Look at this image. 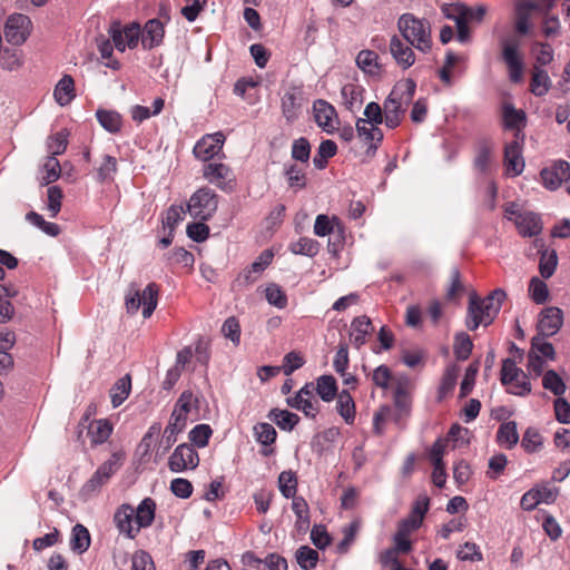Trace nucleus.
I'll return each mask as SVG.
<instances>
[{
  "mask_svg": "<svg viewBox=\"0 0 570 570\" xmlns=\"http://www.w3.org/2000/svg\"><path fill=\"white\" fill-rule=\"evenodd\" d=\"M112 432L111 425L106 420L96 421L89 430L91 440L96 444H101L108 440Z\"/></svg>",
  "mask_w": 570,
  "mask_h": 570,
  "instance_id": "obj_48",
  "label": "nucleus"
},
{
  "mask_svg": "<svg viewBox=\"0 0 570 570\" xmlns=\"http://www.w3.org/2000/svg\"><path fill=\"white\" fill-rule=\"evenodd\" d=\"M315 391L324 402H331L337 394L336 381L332 375H322L317 379Z\"/></svg>",
  "mask_w": 570,
  "mask_h": 570,
  "instance_id": "obj_30",
  "label": "nucleus"
},
{
  "mask_svg": "<svg viewBox=\"0 0 570 570\" xmlns=\"http://www.w3.org/2000/svg\"><path fill=\"white\" fill-rule=\"evenodd\" d=\"M292 158L302 163H306L311 155V145L304 137L295 139L292 145Z\"/></svg>",
  "mask_w": 570,
  "mask_h": 570,
  "instance_id": "obj_61",
  "label": "nucleus"
},
{
  "mask_svg": "<svg viewBox=\"0 0 570 570\" xmlns=\"http://www.w3.org/2000/svg\"><path fill=\"white\" fill-rule=\"evenodd\" d=\"M341 92L347 109L353 110L362 104V89L358 86L347 83Z\"/></svg>",
  "mask_w": 570,
  "mask_h": 570,
  "instance_id": "obj_47",
  "label": "nucleus"
},
{
  "mask_svg": "<svg viewBox=\"0 0 570 570\" xmlns=\"http://www.w3.org/2000/svg\"><path fill=\"white\" fill-rule=\"evenodd\" d=\"M563 325V312L556 306L546 307L539 314L537 323L538 334L541 336L556 335Z\"/></svg>",
  "mask_w": 570,
  "mask_h": 570,
  "instance_id": "obj_9",
  "label": "nucleus"
},
{
  "mask_svg": "<svg viewBox=\"0 0 570 570\" xmlns=\"http://www.w3.org/2000/svg\"><path fill=\"white\" fill-rule=\"evenodd\" d=\"M337 146L333 140H323L317 149L316 155L313 158L314 167L317 169H324L327 165V159L335 156Z\"/></svg>",
  "mask_w": 570,
  "mask_h": 570,
  "instance_id": "obj_31",
  "label": "nucleus"
},
{
  "mask_svg": "<svg viewBox=\"0 0 570 570\" xmlns=\"http://www.w3.org/2000/svg\"><path fill=\"white\" fill-rule=\"evenodd\" d=\"M397 91H391L383 104V115H399L403 116L406 111L405 102L399 100L396 97Z\"/></svg>",
  "mask_w": 570,
  "mask_h": 570,
  "instance_id": "obj_59",
  "label": "nucleus"
},
{
  "mask_svg": "<svg viewBox=\"0 0 570 570\" xmlns=\"http://www.w3.org/2000/svg\"><path fill=\"white\" fill-rule=\"evenodd\" d=\"M314 119L325 132L333 134L336 130L337 114L335 108L323 99L313 104Z\"/></svg>",
  "mask_w": 570,
  "mask_h": 570,
  "instance_id": "obj_13",
  "label": "nucleus"
},
{
  "mask_svg": "<svg viewBox=\"0 0 570 570\" xmlns=\"http://www.w3.org/2000/svg\"><path fill=\"white\" fill-rule=\"evenodd\" d=\"M108 481L109 479L104 476L98 468L91 478L82 485L80 494L85 498H89L97 493Z\"/></svg>",
  "mask_w": 570,
  "mask_h": 570,
  "instance_id": "obj_49",
  "label": "nucleus"
},
{
  "mask_svg": "<svg viewBox=\"0 0 570 570\" xmlns=\"http://www.w3.org/2000/svg\"><path fill=\"white\" fill-rule=\"evenodd\" d=\"M498 442L507 449H512L519 442L517 423L509 421L502 423L497 433Z\"/></svg>",
  "mask_w": 570,
  "mask_h": 570,
  "instance_id": "obj_28",
  "label": "nucleus"
},
{
  "mask_svg": "<svg viewBox=\"0 0 570 570\" xmlns=\"http://www.w3.org/2000/svg\"><path fill=\"white\" fill-rule=\"evenodd\" d=\"M289 249L295 255L314 257L320 250V244L313 238L302 237L291 244Z\"/></svg>",
  "mask_w": 570,
  "mask_h": 570,
  "instance_id": "obj_34",
  "label": "nucleus"
},
{
  "mask_svg": "<svg viewBox=\"0 0 570 570\" xmlns=\"http://www.w3.org/2000/svg\"><path fill=\"white\" fill-rule=\"evenodd\" d=\"M336 409L340 415L344 419L347 424H352L355 419V403L351 394L343 390L338 396L336 402Z\"/></svg>",
  "mask_w": 570,
  "mask_h": 570,
  "instance_id": "obj_29",
  "label": "nucleus"
},
{
  "mask_svg": "<svg viewBox=\"0 0 570 570\" xmlns=\"http://www.w3.org/2000/svg\"><path fill=\"white\" fill-rule=\"evenodd\" d=\"M125 453L121 451L114 452L111 456L99 465V470L104 476L110 479L124 464Z\"/></svg>",
  "mask_w": 570,
  "mask_h": 570,
  "instance_id": "obj_45",
  "label": "nucleus"
},
{
  "mask_svg": "<svg viewBox=\"0 0 570 570\" xmlns=\"http://www.w3.org/2000/svg\"><path fill=\"white\" fill-rule=\"evenodd\" d=\"M504 164L508 173L512 176H519L524 169V160L522 158V147L518 137L508 144L504 148Z\"/></svg>",
  "mask_w": 570,
  "mask_h": 570,
  "instance_id": "obj_16",
  "label": "nucleus"
},
{
  "mask_svg": "<svg viewBox=\"0 0 570 570\" xmlns=\"http://www.w3.org/2000/svg\"><path fill=\"white\" fill-rule=\"evenodd\" d=\"M529 294L537 304H543L549 297L547 284L538 277H533L529 284Z\"/></svg>",
  "mask_w": 570,
  "mask_h": 570,
  "instance_id": "obj_52",
  "label": "nucleus"
},
{
  "mask_svg": "<svg viewBox=\"0 0 570 570\" xmlns=\"http://www.w3.org/2000/svg\"><path fill=\"white\" fill-rule=\"evenodd\" d=\"M335 226L340 228L338 220L335 217L330 219L327 215L321 214L315 219L314 233L320 237H324L332 234Z\"/></svg>",
  "mask_w": 570,
  "mask_h": 570,
  "instance_id": "obj_54",
  "label": "nucleus"
},
{
  "mask_svg": "<svg viewBox=\"0 0 570 570\" xmlns=\"http://www.w3.org/2000/svg\"><path fill=\"white\" fill-rule=\"evenodd\" d=\"M115 523L120 533L126 534L128 538L134 539L139 532L138 524L134 527L135 518L134 510L129 505H122L114 517Z\"/></svg>",
  "mask_w": 570,
  "mask_h": 570,
  "instance_id": "obj_22",
  "label": "nucleus"
},
{
  "mask_svg": "<svg viewBox=\"0 0 570 570\" xmlns=\"http://www.w3.org/2000/svg\"><path fill=\"white\" fill-rule=\"evenodd\" d=\"M539 9L534 1L521 0L515 4V30L520 35H527L530 31V19L533 11Z\"/></svg>",
  "mask_w": 570,
  "mask_h": 570,
  "instance_id": "obj_20",
  "label": "nucleus"
},
{
  "mask_svg": "<svg viewBox=\"0 0 570 570\" xmlns=\"http://www.w3.org/2000/svg\"><path fill=\"white\" fill-rule=\"evenodd\" d=\"M286 402L291 407L302 411L307 417L312 419L317 415L320 410L317 400L306 401L305 399H299L294 395L292 397H287Z\"/></svg>",
  "mask_w": 570,
  "mask_h": 570,
  "instance_id": "obj_41",
  "label": "nucleus"
},
{
  "mask_svg": "<svg viewBox=\"0 0 570 570\" xmlns=\"http://www.w3.org/2000/svg\"><path fill=\"white\" fill-rule=\"evenodd\" d=\"M513 222L523 237L537 236L542 229L540 217L531 212L518 213Z\"/></svg>",
  "mask_w": 570,
  "mask_h": 570,
  "instance_id": "obj_19",
  "label": "nucleus"
},
{
  "mask_svg": "<svg viewBox=\"0 0 570 570\" xmlns=\"http://www.w3.org/2000/svg\"><path fill=\"white\" fill-rule=\"evenodd\" d=\"M523 373L524 372L515 365V362L513 360L505 358L502 362L501 383L503 385H508L517 381V379L520 377V375Z\"/></svg>",
  "mask_w": 570,
  "mask_h": 570,
  "instance_id": "obj_56",
  "label": "nucleus"
},
{
  "mask_svg": "<svg viewBox=\"0 0 570 570\" xmlns=\"http://www.w3.org/2000/svg\"><path fill=\"white\" fill-rule=\"evenodd\" d=\"M415 89V81L412 79H406L404 81L397 82L392 91H397L396 97L399 100L405 102V106H409L414 97Z\"/></svg>",
  "mask_w": 570,
  "mask_h": 570,
  "instance_id": "obj_53",
  "label": "nucleus"
},
{
  "mask_svg": "<svg viewBox=\"0 0 570 570\" xmlns=\"http://www.w3.org/2000/svg\"><path fill=\"white\" fill-rule=\"evenodd\" d=\"M204 177L224 191H232L235 187L233 170L222 163H208L203 169Z\"/></svg>",
  "mask_w": 570,
  "mask_h": 570,
  "instance_id": "obj_8",
  "label": "nucleus"
},
{
  "mask_svg": "<svg viewBox=\"0 0 570 570\" xmlns=\"http://www.w3.org/2000/svg\"><path fill=\"white\" fill-rule=\"evenodd\" d=\"M292 510L295 513L297 521L296 527L299 531H305L309 527L308 507L302 497L293 499Z\"/></svg>",
  "mask_w": 570,
  "mask_h": 570,
  "instance_id": "obj_36",
  "label": "nucleus"
},
{
  "mask_svg": "<svg viewBox=\"0 0 570 570\" xmlns=\"http://www.w3.org/2000/svg\"><path fill=\"white\" fill-rule=\"evenodd\" d=\"M304 363L303 356L299 353L292 351L284 356L281 370L286 376H289L293 372L301 368Z\"/></svg>",
  "mask_w": 570,
  "mask_h": 570,
  "instance_id": "obj_63",
  "label": "nucleus"
},
{
  "mask_svg": "<svg viewBox=\"0 0 570 570\" xmlns=\"http://www.w3.org/2000/svg\"><path fill=\"white\" fill-rule=\"evenodd\" d=\"M96 117L100 126L111 134L118 132L121 128L122 119L117 111L98 109Z\"/></svg>",
  "mask_w": 570,
  "mask_h": 570,
  "instance_id": "obj_27",
  "label": "nucleus"
},
{
  "mask_svg": "<svg viewBox=\"0 0 570 570\" xmlns=\"http://www.w3.org/2000/svg\"><path fill=\"white\" fill-rule=\"evenodd\" d=\"M372 321L370 317L362 315L355 317L351 323L350 340L355 348H361L365 343L367 336L371 334Z\"/></svg>",
  "mask_w": 570,
  "mask_h": 570,
  "instance_id": "obj_18",
  "label": "nucleus"
},
{
  "mask_svg": "<svg viewBox=\"0 0 570 570\" xmlns=\"http://www.w3.org/2000/svg\"><path fill=\"white\" fill-rule=\"evenodd\" d=\"M478 372H479V362H473L472 364H470L468 366V368L465 370L464 377L461 382L460 397H465L471 393V391L474 386V383H475V377H476Z\"/></svg>",
  "mask_w": 570,
  "mask_h": 570,
  "instance_id": "obj_57",
  "label": "nucleus"
},
{
  "mask_svg": "<svg viewBox=\"0 0 570 570\" xmlns=\"http://www.w3.org/2000/svg\"><path fill=\"white\" fill-rule=\"evenodd\" d=\"M199 464V456L193 444H179L168 459V468L171 472L194 470Z\"/></svg>",
  "mask_w": 570,
  "mask_h": 570,
  "instance_id": "obj_7",
  "label": "nucleus"
},
{
  "mask_svg": "<svg viewBox=\"0 0 570 570\" xmlns=\"http://www.w3.org/2000/svg\"><path fill=\"white\" fill-rule=\"evenodd\" d=\"M546 337L547 336H541L539 334L532 337L530 351L538 353L542 358L553 361L556 357V351L553 345L544 340Z\"/></svg>",
  "mask_w": 570,
  "mask_h": 570,
  "instance_id": "obj_44",
  "label": "nucleus"
},
{
  "mask_svg": "<svg viewBox=\"0 0 570 570\" xmlns=\"http://www.w3.org/2000/svg\"><path fill=\"white\" fill-rule=\"evenodd\" d=\"M551 86V80L546 70L535 67L531 79V91L534 96H544Z\"/></svg>",
  "mask_w": 570,
  "mask_h": 570,
  "instance_id": "obj_32",
  "label": "nucleus"
},
{
  "mask_svg": "<svg viewBox=\"0 0 570 570\" xmlns=\"http://www.w3.org/2000/svg\"><path fill=\"white\" fill-rule=\"evenodd\" d=\"M296 561L304 570H312L318 561V552L308 546H302L296 551Z\"/></svg>",
  "mask_w": 570,
  "mask_h": 570,
  "instance_id": "obj_38",
  "label": "nucleus"
},
{
  "mask_svg": "<svg viewBox=\"0 0 570 570\" xmlns=\"http://www.w3.org/2000/svg\"><path fill=\"white\" fill-rule=\"evenodd\" d=\"M303 102V90L299 87H289L282 97V112L287 121L298 118Z\"/></svg>",
  "mask_w": 570,
  "mask_h": 570,
  "instance_id": "obj_14",
  "label": "nucleus"
},
{
  "mask_svg": "<svg viewBox=\"0 0 570 570\" xmlns=\"http://www.w3.org/2000/svg\"><path fill=\"white\" fill-rule=\"evenodd\" d=\"M356 131L361 140L367 146L366 155L370 157L374 156L383 140L382 130L377 125L368 121V119H357Z\"/></svg>",
  "mask_w": 570,
  "mask_h": 570,
  "instance_id": "obj_12",
  "label": "nucleus"
},
{
  "mask_svg": "<svg viewBox=\"0 0 570 570\" xmlns=\"http://www.w3.org/2000/svg\"><path fill=\"white\" fill-rule=\"evenodd\" d=\"M268 419L273 421L281 430L284 431H292L299 422V417L297 414L292 413L287 410L279 409L271 410Z\"/></svg>",
  "mask_w": 570,
  "mask_h": 570,
  "instance_id": "obj_25",
  "label": "nucleus"
},
{
  "mask_svg": "<svg viewBox=\"0 0 570 570\" xmlns=\"http://www.w3.org/2000/svg\"><path fill=\"white\" fill-rule=\"evenodd\" d=\"M459 372L460 367L456 364H451L445 368L439 387L440 399L452 392L456 384Z\"/></svg>",
  "mask_w": 570,
  "mask_h": 570,
  "instance_id": "obj_37",
  "label": "nucleus"
},
{
  "mask_svg": "<svg viewBox=\"0 0 570 570\" xmlns=\"http://www.w3.org/2000/svg\"><path fill=\"white\" fill-rule=\"evenodd\" d=\"M224 142L225 136L220 131L206 135L195 145L194 155L203 161L210 160L222 151Z\"/></svg>",
  "mask_w": 570,
  "mask_h": 570,
  "instance_id": "obj_10",
  "label": "nucleus"
},
{
  "mask_svg": "<svg viewBox=\"0 0 570 570\" xmlns=\"http://www.w3.org/2000/svg\"><path fill=\"white\" fill-rule=\"evenodd\" d=\"M396 26L401 39L412 45L417 51L429 53L432 50V28L429 20L407 12L399 17Z\"/></svg>",
  "mask_w": 570,
  "mask_h": 570,
  "instance_id": "obj_2",
  "label": "nucleus"
},
{
  "mask_svg": "<svg viewBox=\"0 0 570 570\" xmlns=\"http://www.w3.org/2000/svg\"><path fill=\"white\" fill-rule=\"evenodd\" d=\"M164 35V24L158 19L148 20L144 29H140V38L144 49L150 50L158 47L163 42Z\"/></svg>",
  "mask_w": 570,
  "mask_h": 570,
  "instance_id": "obj_17",
  "label": "nucleus"
},
{
  "mask_svg": "<svg viewBox=\"0 0 570 570\" xmlns=\"http://www.w3.org/2000/svg\"><path fill=\"white\" fill-rule=\"evenodd\" d=\"M542 385L554 395L560 396L566 392V384L559 374L553 370H548L542 377Z\"/></svg>",
  "mask_w": 570,
  "mask_h": 570,
  "instance_id": "obj_42",
  "label": "nucleus"
},
{
  "mask_svg": "<svg viewBox=\"0 0 570 570\" xmlns=\"http://www.w3.org/2000/svg\"><path fill=\"white\" fill-rule=\"evenodd\" d=\"M156 503L151 498H145L137 507L135 514V523L138 528H147L151 525L155 519Z\"/></svg>",
  "mask_w": 570,
  "mask_h": 570,
  "instance_id": "obj_24",
  "label": "nucleus"
},
{
  "mask_svg": "<svg viewBox=\"0 0 570 570\" xmlns=\"http://www.w3.org/2000/svg\"><path fill=\"white\" fill-rule=\"evenodd\" d=\"M554 500L556 493L551 489H531L522 495L520 504L523 510L531 511L542 502L551 503Z\"/></svg>",
  "mask_w": 570,
  "mask_h": 570,
  "instance_id": "obj_21",
  "label": "nucleus"
},
{
  "mask_svg": "<svg viewBox=\"0 0 570 570\" xmlns=\"http://www.w3.org/2000/svg\"><path fill=\"white\" fill-rule=\"evenodd\" d=\"M158 294L159 287L156 283H149L142 292L136 284H130L125 295L127 313L136 314L142 306V316L150 317L157 307Z\"/></svg>",
  "mask_w": 570,
  "mask_h": 570,
  "instance_id": "obj_3",
  "label": "nucleus"
},
{
  "mask_svg": "<svg viewBox=\"0 0 570 570\" xmlns=\"http://www.w3.org/2000/svg\"><path fill=\"white\" fill-rule=\"evenodd\" d=\"M184 215L185 209L183 206L171 205L163 218L164 227L174 230L175 227L184 219Z\"/></svg>",
  "mask_w": 570,
  "mask_h": 570,
  "instance_id": "obj_62",
  "label": "nucleus"
},
{
  "mask_svg": "<svg viewBox=\"0 0 570 570\" xmlns=\"http://www.w3.org/2000/svg\"><path fill=\"white\" fill-rule=\"evenodd\" d=\"M541 444L542 438L538 430L533 428H528L523 434L521 442L523 449L529 453H533L540 449Z\"/></svg>",
  "mask_w": 570,
  "mask_h": 570,
  "instance_id": "obj_60",
  "label": "nucleus"
},
{
  "mask_svg": "<svg viewBox=\"0 0 570 570\" xmlns=\"http://www.w3.org/2000/svg\"><path fill=\"white\" fill-rule=\"evenodd\" d=\"M108 33L115 48L124 52L126 48L134 49L138 46L140 24L132 22L124 27L119 21H114L108 29Z\"/></svg>",
  "mask_w": 570,
  "mask_h": 570,
  "instance_id": "obj_5",
  "label": "nucleus"
},
{
  "mask_svg": "<svg viewBox=\"0 0 570 570\" xmlns=\"http://www.w3.org/2000/svg\"><path fill=\"white\" fill-rule=\"evenodd\" d=\"M217 195L208 188L203 187L196 190L189 198L187 212L200 220H208L217 210Z\"/></svg>",
  "mask_w": 570,
  "mask_h": 570,
  "instance_id": "obj_4",
  "label": "nucleus"
},
{
  "mask_svg": "<svg viewBox=\"0 0 570 570\" xmlns=\"http://www.w3.org/2000/svg\"><path fill=\"white\" fill-rule=\"evenodd\" d=\"M473 343L470 336L465 333H459L454 340V355L458 361H465L471 355Z\"/></svg>",
  "mask_w": 570,
  "mask_h": 570,
  "instance_id": "obj_43",
  "label": "nucleus"
},
{
  "mask_svg": "<svg viewBox=\"0 0 570 570\" xmlns=\"http://www.w3.org/2000/svg\"><path fill=\"white\" fill-rule=\"evenodd\" d=\"M254 434L257 442L263 445H271L276 440V430L269 423H258L254 426Z\"/></svg>",
  "mask_w": 570,
  "mask_h": 570,
  "instance_id": "obj_55",
  "label": "nucleus"
},
{
  "mask_svg": "<svg viewBox=\"0 0 570 570\" xmlns=\"http://www.w3.org/2000/svg\"><path fill=\"white\" fill-rule=\"evenodd\" d=\"M204 222L200 220L187 225L186 233L194 242L202 243L208 238L209 227Z\"/></svg>",
  "mask_w": 570,
  "mask_h": 570,
  "instance_id": "obj_64",
  "label": "nucleus"
},
{
  "mask_svg": "<svg viewBox=\"0 0 570 570\" xmlns=\"http://www.w3.org/2000/svg\"><path fill=\"white\" fill-rule=\"evenodd\" d=\"M186 417H183L178 412H173L168 425L165 428L163 436L159 442V448L164 452L168 451L177 441V435L186 428Z\"/></svg>",
  "mask_w": 570,
  "mask_h": 570,
  "instance_id": "obj_15",
  "label": "nucleus"
},
{
  "mask_svg": "<svg viewBox=\"0 0 570 570\" xmlns=\"http://www.w3.org/2000/svg\"><path fill=\"white\" fill-rule=\"evenodd\" d=\"M389 49L395 63L403 70L409 69L415 63L416 57L413 46L401 39L397 35L391 37Z\"/></svg>",
  "mask_w": 570,
  "mask_h": 570,
  "instance_id": "obj_11",
  "label": "nucleus"
},
{
  "mask_svg": "<svg viewBox=\"0 0 570 570\" xmlns=\"http://www.w3.org/2000/svg\"><path fill=\"white\" fill-rule=\"evenodd\" d=\"M519 43L514 40L505 39L502 41V58L507 63L508 68L522 63L521 58L518 53Z\"/></svg>",
  "mask_w": 570,
  "mask_h": 570,
  "instance_id": "obj_51",
  "label": "nucleus"
},
{
  "mask_svg": "<svg viewBox=\"0 0 570 570\" xmlns=\"http://www.w3.org/2000/svg\"><path fill=\"white\" fill-rule=\"evenodd\" d=\"M131 389L130 376L126 375L118 380L110 391L111 403L118 407L129 395Z\"/></svg>",
  "mask_w": 570,
  "mask_h": 570,
  "instance_id": "obj_35",
  "label": "nucleus"
},
{
  "mask_svg": "<svg viewBox=\"0 0 570 570\" xmlns=\"http://www.w3.org/2000/svg\"><path fill=\"white\" fill-rule=\"evenodd\" d=\"M278 488L286 499L296 498L297 479L294 472L283 471L278 476Z\"/></svg>",
  "mask_w": 570,
  "mask_h": 570,
  "instance_id": "obj_39",
  "label": "nucleus"
},
{
  "mask_svg": "<svg viewBox=\"0 0 570 570\" xmlns=\"http://www.w3.org/2000/svg\"><path fill=\"white\" fill-rule=\"evenodd\" d=\"M213 431L208 424H197L189 432L190 442L197 448H204L208 444V440Z\"/></svg>",
  "mask_w": 570,
  "mask_h": 570,
  "instance_id": "obj_50",
  "label": "nucleus"
},
{
  "mask_svg": "<svg viewBox=\"0 0 570 570\" xmlns=\"http://www.w3.org/2000/svg\"><path fill=\"white\" fill-rule=\"evenodd\" d=\"M505 297L502 288L492 291L483 299L475 292L471 293L465 317L468 330L475 331L480 325L489 326L499 314Z\"/></svg>",
  "mask_w": 570,
  "mask_h": 570,
  "instance_id": "obj_1",
  "label": "nucleus"
},
{
  "mask_svg": "<svg viewBox=\"0 0 570 570\" xmlns=\"http://www.w3.org/2000/svg\"><path fill=\"white\" fill-rule=\"evenodd\" d=\"M358 529H360V522L356 520L352 521L348 525H345L343 528L344 538L337 544V548H336L338 553H346L348 551L350 546L355 540Z\"/></svg>",
  "mask_w": 570,
  "mask_h": 570,
  "instance_id": "obj_58",
  "label": "nucleus"
},
{
  "mask_svg": "<svg viewBox=\"0 0 570 570\" xmlns=\"http://www.w3.org/2000/svg\"><path fill=\"white\" fill-rule=\"evenodd\" d=\"M31 20L22 13H14L8 17L4 24V38L14 46L22 45L30 35Z\"/></svg>",
  "mask_w": 570,
  "mask_h": 570,
  "instance_id": "obj_6",
  "label": "nucleus"
},
{
  "mask_svg": "<svg viewBox=\"0 0 570 570\" xmlns=\"http://www.w3.org/2000/svg\"><path fill=\"white\" fill-rule=\"evenodd\" d=\"M558 256L556 250H543L540 255L539 271L543 278H550L557 268Z\"/></svg>",
  "mask_w": 570,
  "mask_h": 570,
  "instance_id": "obj_40",
  "label": "nucleus"
},
{
  "mask_svg": "<svg viewBox=\"0 0 570 570\" xmlns=\"http://www.w3.org/2000/svg\"><path fill=\"white\" fill-rule=\"evenodd\" d=\"M91 538L88 529L77 523L71 531L70 548L73 552L82 554L90 547Z\"/></svg>",
  "mask_w": 570,
  "mask_h": 570,
  "instance_id": "obj_23",
  "label": "nucleus"
},
{
  "mask_svg": "<svg viewBox=\"0 0 570 570\" xmlns=\"http://www.w3.org/2000/svg\"><path fill=\"white\" fill-rule=\"evenodd\" d=\"M265 297L271 305L279 309L287 306V296L277 284L272 283L266 287Z\"/></svg>",
  "mask_w": 570,
  "mask_h": 570,
  "instance_id": "obj_46",
  "label": "nucleus"
},
{
  "mask_svg": "<svg viewBox=\"0 0 570 570\" xmlns=\"http://www.w3.org/2000/svg\"><path fill=\"white\" fill-rule=\"evenodd\" d=\"M53 96L60 106H66L73 99V79L71 76L65 75L58 81L53 91Z\"/></svg>",
  "mask_w": 570,
  "mask_h": 570,
  "instance_id": "obj_26",
  "label": "nucleus"
},
{
  "mask_svg": "<svg viewBox=\"0 0 570 570\" xmlns=\"http://www.w3.org/2000/svg\"><path fill=\"white\" fill-rule=\"evenodd\" d=\"M23 63L21 50L8 49L0 50V66L9 71L18 70Z\"/></svg>",
  "mask_w": 570,
  "mask_h": 570,
  "instance_id": "obj_33",
  "label": "nucleus"
}]
</instances>
